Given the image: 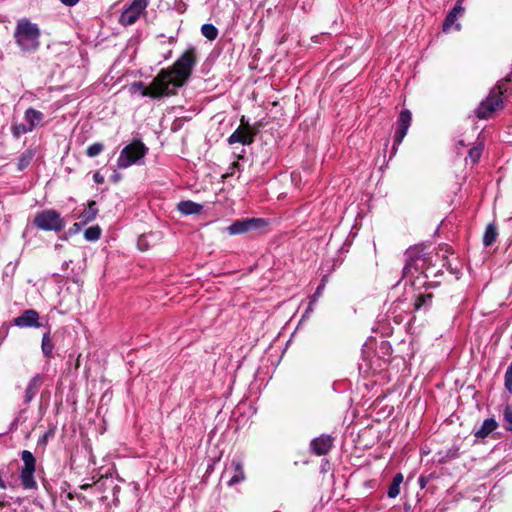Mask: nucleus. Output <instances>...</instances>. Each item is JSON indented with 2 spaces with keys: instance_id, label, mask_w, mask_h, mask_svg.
Listing matches in <instances>:
<instances>
[{
  "instance_id": "1",
  "label": "nucleus",
  "mask_w": 512,
  "mask_h": 512,
  "mask_svg": "<svg viewBox=\"0 0 512 512\" xmlns=\"http://www.w3.org/2000/svg\"><path fill=\"white\" fill-rule=\"evenodd\" d=\"M196 64V54L193 48L186 50L170 69H162L158 74L163 75V84L168 95L175 94L176 90L184 85L190 77Z\"/></svg>"
},
{
  "instance_id": "2",
  "label": "nucleus",
  "mask_w": 512,
  "mask_h": 512,
  "mask_svg": "<svg viewBox=\"0 0 512 512\" xmlns=\"http://www.w3.org/2000/svg\"><path fill=\"white\" fill-rule=\"evenodd\" d=\"M16 45L24 53H33L40 47L41 30L28 18H20L13 34Z\"/></svg>"
},
{
  "instance_id": "3",
  "label": "nucleus",
  "mask_w": 512,
  "mask_h": 512,
  "mask_svg": "<svg viewBox=\"0 0 512 512\" xmlns=\"http://www.w3.org/2000/svg\"><path fill=\"white\" fill-rule=\"evenodd\" d=\"M147 151L148 148L140 140L132 141L121 150L117 159V167L126 169L134 164H138L144 158Z\"/></svg>"
},
{
  "instance_id": "4",
  "label": "nucleus",
  "mask_w": 512,
  "mask_h": 512,
  "mask_svg": "<svg viewBox=\"0 0 512 512\" xmlns=\"http://www.w3.org/2000/svg\"><path fill=\"white\" fill-rule=\"evenodd\" d=\"M505 85L506 83L503 82L494 89H492L488 97L479 104L478 108L475 111L478 118L486 119L490 117L492 113L503 107V101L501 96L503 94V91H506V88H504Z\"/></svg>"
},
{
  "instance_id": "5",
  "label": "nucleus",
  "mask_w": 512,
  "mask_h": 512,
  "mask_svg": "<svg viewBox=\"0 0 512 512\" xmlns=\"http://www.w3.org/2000/svg\"><path fill=\"white\" fill-rule=\"evenodd\" d=\"M34 225L40 230L60 232L66 223L59 212L54 209H46L36 214Z\"/></svg>"
},
{
  "instance_id": "6",
  "label": "nucleus",
  "mask_w": 512,
  "mask_h": 512,
  "mask_svg": "<svg viewBox=\"0 0 512 512\" xmlns=\"http://www.w3.org/2000/svg\"><path fill=\"white\" fill-rule=\"evenodd\" d=\"M21 459L24 464L20 472L21 484L24 489H36L37 482L34 478V473L36 469V459L34 455L28 450H23L21 452Z\"/></svg>"
},
{
  "instance_id": "7",
  "label": "nucleus",
  "mask_w": 512,
  "mask_h": 512,
  "mask_svg": "<svg viewBox=\"0 0 512 512\" xmlns=\"http://www.w3.org/2000/svg\"><path fill=\"white\" fill-rule=\"evenodd\" d=\"M163 75H157L153 81L151 82L150 86L147 88L145 87V84L141 81L134 82L130 85L129 91L132 94L140 93L142 96H149L151 98H160L163 96H169L167 93V90L165 89V86L163 84Z\"/></svg>"
},
{
  "instance_id": "8",
  "label": "nucleus",
  "mask_w": 512,
  "mask_h": 512,
  "mask_svg": "<svg viewBox=\"0 0 512 512\" xmlns=\"http://www.w3.org/2000/svg\"><path fill=\"white\" fill-rule=\"evenodd\" d=\"M149 5V0H132V2L122 11L119 17V23L124 26L133 25L145 12Z\"/></svg>"
},
{
  "instance_id": "9",
  "label": "nucleus",
  "mask_w": 512,
  "mask_h": 512,
  "mask_svg": "<svg viewBox=\"0 0 512 512\" xmlns=\"http://www.w3.org/2000/svg\"><path fill=\"white\" fill-rule=\"evenodd\" d=\"M254 140V133L252 128L246 121L245 117H241V125L229 136L228 143L235 144L241 143L243 145H249Z\"/></svg>"
},
{
  "instance_id": "10",
  "label": "nucleus",
  "mask_w": 512,
  "mask_h": 512,
  "mask_svg": "<svg viewBox=\"0 0 512 512\" xmlns=\"http://www.w3.org/2000/svg\"><path fill=\"white\" fill-rule=\"evenodd\" d=\"M412 122V114L408 109H404L400 112L398 121H397V129L394 137V145L393 150H396V146L400 145L403 139L405 138L408 129Z\"/></svg>"
},
{
  "instance_id": "11",
  "label": "nucleus",
  "mask_w": 512,
  "mask_h": 512,
  "mask_svg": "<svg viewBox=\"0 0 512 512\" xmlns=\"http://www.w3.org/2000/svg\"><path fill=\"white\" fill-rule=\"evenodd\" d=\"M230 474V478L227 481L229 486H234L245 480V473L243 468V462L239 458H233L229 467L226 468L224 474Z\"/></svg>"
},
{
  "instance_id": "12",
  "label": "nucleus",
  "mask_w": 512,
  "mask_h": 512,
  "mask_svg": "<svg viewBox=\"0 0 512 512\" xmlns=\"http://www.w3.org/2000/svg\"><path fill=\"white\" fill-rule=\"evenodd\" d=\"M333 442V437L327 434H322L310 442V449L315 455H326L333 447Z\"/></svg>"
},
{
  "instance_id": "13",
  "label": "nucleus",
  "mask_w": 512,
  "mask_h": 512,
  "mask_svg": "<svg viewBox=\"0 0 512 512\" xmlns=\"http://www.w3.org/2000/svg\"><path fill=\"white\" fill-rule=\"evenodd\" d=\"M14 324L20 328L40 327L39 314L36 310H25L20 316L14 319Z\"/></svg>"
},
{
  "instance_id": "14",
  "label": "nucleus",
  "mask_w": 512,
  "mask_h": 512,
  "mask_svg": "<svg viewBox=\"0 0 512 512\" xmlns=\"http://www.w3.org/2000/svg\"><path fill=\"white\" fill-rule=\"evenodd\" d=\"M260 221L256 218L237 220L228 226L227 231L230 235L242 234L256 228Z\"/></svg>"
},
{
  "instance_id": "15",
  "label": "nucleus",
  "mask_w": 512,
  "mask_h": 512,
  "mask_svg": "<svg viewBox=\"0 0 512 512\" xmlns=\"http://www.w3.org/2000/svg\"><path fill=\"white\" fill-rule=\"evenodd\" d=\"M463 0H458L453 9L448 13L443 22V31L449 32L452 26H455L456 30H460L461 25L457 23V18L464 12L462 7Z\"/></svg>"
},
{
  "instance_id": "16",
  "label": "nucleus",
  "mask_w": 512,
  "mask_h": 512,
  "mask_svg": "<svg viewBox=\"0 0 512 512\" xmlns=\"http://www.w3.org/2000/svg\"><path fill=\"white\" fill-rule=\"evenodd\" d=\"M98 214V208L95 201H89L84 210L77 216L82 224L92 222Z\"/></svg>"
},
{
  "instance_id": "17",
  "label": "nucleus",
  "mask_w": 512,
  "mask_h": 512,
  "mask_svg": "<svg viewBox=\"0 0 512 512\" xmlns=\"http://www.w3.org/2000/svg\"><path fill=\"white\" fill-rule=\"evenodd\" d=\"M497 427L498 423L494 418L485 419L480 428L474 432V436L478 439H484Z\"/></svg>"
},
{
  "instance_id": "18",
  "label": "nucleus",
  "mask_w": 512,
  "mask_h": 512,
  "mask_svg": "<svg viewBox=\"0 0 512 512\" xmlns=\"http://www.w3.org/2000/svg\"><path fill=\"white\" fill-rule=\"evenodd\" d=\"M24 120L28 127H31V131L41 123L43 120V114L33 108H28L24 114Z\"/></svg>"
},
{
  "instance_id": "19",
  "label": "nucleus",
  "mask_w": 512,
  "mask_h": 512,
  "mask_svg": "<svg viewBox=\"0 0 512 512\" xmlns=\"http://www.w3.org/2000/svg\"><path fill=\"white\" fill-rule=\"evenodd\" d=\"M202 205L193 201H181L178 204V210L184 215L197 214L202 210Z\"/></svg>"
},
{
  "instance_id": "20",
  "label": "nucleus",
  "mask_w": 512,
  "mask_h": 512,
  "mask_svg": "<svg viewBox=\"0 0 512 512\" xmlns=\"http://www.w3.org/2000/svg\"><path fill=\"white\" fill-rule=\"evenodd\" d=\"M41 378L39 375L34 376L28 383L25 390L26 402H30L37 394L41 386Z\"/></svg>"
},
{
  "instance_id": "21",
  "label": "nucleus",
  "mask_w": 512,
  "mask_h": 512,
  "mask_svg": "<svg viewBox=\"0 0 512 512\" xmlns=\"http://www.w3.org/2000/svg\"><path fill=\"white\" fill-rule=\"evenodd\" d=\"M432 298L431 293L420 294L415 300V310L428 309L432 304Z\"/></svg>"
},
{
  "instance_id": "22",
  "label": "nucleus",
  "mask_w": 512,
  "mask_h": 512,
  "mask_svg": "<svg viewBox=\"0 0 512 512\" xmlns=\"http://www.w3.org/2000/svg\"><path fill=\"white\" fill-rule=\"evenodd\" d=\"M497 235H498V233H497L496 226L494 224H489L486 227L484 237H483L484 245L485 246L492 245L496 241Z\"/></svg>"
},
{
  "instance_id": "23",
  "label": "nucleus",
  "mask_w": 512,
  "mask_h": 512,
  "mask_svg": "<svg viewBox=\"0 0 512 512\" xmlns=\"http://www.w3.org/2000/svg\"><path fill=\"white\" fill-rule=\"evenodd\" d=\"M202 35L208 40H215L218 36V29L210 23H206L201 27Z\"/></svg>"
},
{
  "instance_id": "24",
  "label": "nucleus",
  "mask_w": 512,
  "mask_h": 512,
  "mask_svg": "<svg viewBox=\"0 0 512 512\" xmlns=\"http://www.w3.org/2000/svg\"><path fill=\"white\" fill-rule=\"evenodd\" d=\"M101 228L98 225L87 228L84 232V238L87 241H97L101 236Z\"/></svg>"
},
{
  "instance_id": "25",
  "label": "nucleus",
  "mask_w": 512,
  "mask_h": 512,
  "mask_svg": "<svg viewBox=\"0 0 512 512\" xmlns=\"http://www.w3.org/2000/svg\"><path fill=\"white\" fill-rule=\"evenodd\" d=\"M42 351H43V354L46 357H51L52 356L53 344H52V341H51L49 333H46V334L43 335V338H42Z\"/></svg>"
},
{
  "instance_id": "26",
  "label": "nucleus",
  "mask_w": 512,
  "mask_h": 512,
  "mask_svg": "<svg viewBox=\"0 0 512 512\" xmlns=\"http://www.w3.org/2000/svg\"><path fill=\"white\" fill-rule=\"evenodd\" d=\"M11 131L15 138H19L21 135L31 132V127H28L26 123L13 124Z\"/></svg>"
},
{
  "instance_id": "27",
  "label": "nucleus",
  "mask_w": 512,
  "mask_h": 512,
  "mask_svg": "<svg viewBox=\"0 0 512 512\" xmlns=\"http://www.w3.org/2000/svg\"><path fill=\"white\" fill-rule=\"evenodd\" d=\"M504 428L512 431V406L507 405L503 412Z\"/></svg>"
},
{
  "instance_id": "28",
  "label": "nucleus",
  "mask_w": 512,
  "mask_h": 512,
  "mask_svg": "<svg viewBox=\"0 0 512 512\" xmlns=\"http://www.w3.org/2000/svg\"><path fill=\"white\" fill-rule=\"evenodd\" d=\"M103 149L104 145L100 142H96L87 147L86 154L88 157L93 158L98 156L103 151Z\"/></svg>"
},
{
  "instance_id": "29",
  "label": "nucleus",
  "mask_w": 512,
  "mask_h": 512,
  "mask_svg": "<svg viewBox=\"0 0 512 512\" xmlns=\"http://www.w3.org/2000/svg\"><path fill=\"white\" fill-rule=\"evenodd\" d=\"M482 149H483V147L480 144V145L472 147L469 150L468 157L470 158L472 163H477L479 161L481 154H482Z\"/></svg>"
},
{
  "instance_id": "30",
  "label": "nucleus",
  "mask_w": 512,
  "mask_h": 512,
  "mask_svg": "<svg viewBox=\"0 0 512 512\" xmlns=\"http://www.w3.org/2000/svg\"><path fill=\"white\" fill-rule=\"evenodd\" d=\"M324 287H325V284L324 283H321L315 293L313 294V296L311 297V300H310V303H309V306H308V310H312V306L317 302L318 298L321 296L323 290H324Z\"/></svg>"
},
{
  "instance_id": "31",
  "label": "nucleus",
  "mask_w": 512,
  "mask_h": 512,
  "mask_svg": "<svg viewBox=\"0 0 512 512\" xmlns=\"http://www.w3.org/2000/svg\"><path fill=\"white\" fill-rule=\"evenodd\" d=\"M505 388L507 389V391L512 393V362L508 366L505 373Z\"/></svg>"
},
{
  "instance_id": "32",
  "label": "nucleus",
  "mask_w": 512,
  "mask_h": 512,
  "mask_svg": "<svg viewBox=\"0 0 512 512\" xmlns=\"http://www.w3.org/2000/svg\"><path fill=\"white\" fill-rule=\"evenodd\" d=\"M400 493V486L391 483L388 487L387 495L389 498H396Z\"/></svg>"
},
{
  "instance_id": "33",
  "label": "nucleus",
  "mask_w": 512,
  "mask_h": 512,
  "mask_svg": "<svg viewBox=\"0 0 512 512\" xmlns=\"http://www.w3.org/2000/svg\"><path fill=\"white\" fill-rule=\"evenodd\" d=\"M402 482H403V475L401 473H398L393 477V480H392L393 484L400 486Z\"/></svg>"
},
{
  "instance_id": "34",
  "label": "nucleus",
  "mask_w": 512,
  "mask_h": 512,
  "mask_svg": "<svg viewBox=\"0 0 512 512\" xmlns=\"http://www.w3.org/2000/svg\"><path fill=\"white\" fill-rule=\"evenodd\" d=\"M93 179L97 184H102L104 182V177L99 172H96L93 175Z\"/></svg>"
},
{
  "instance_id": "35",
  "label": "nucleus",
  "mask_w": 512,
  "mask_h": 512,
  "mask_svg": "<svg viewBox=\"0 0 512 512\" xmlns=\"http://www.w3.org/2000/svg\"><path fill=\"white\" fill-rule=\"evenodd\" d=\"M138 247L141 249V250H146L147 249V245L145 243V237H140L138 239Z\"/></svg>"
},
{
  "instance_id": "36",
  "label": "nucleus",
  "mask_w": 512,
  "mask_h": 512,
  "mask_svg": "<svg viewBox=\"0 0 512 512\" xmlns=\"http://www.w3.org/2000/svg\"><path fill=\"white\" fill-rule=\"evenodd\" d=\"M64 5L72 7L76 5L80 0H60Z\"/></svg>"
},
{
  "instance_id": "37",
  "label": "nucleus",
  "mask_w": 512,
  "mask_h": 512,
  "mask_svg": "<svg viewBox=\"0 0 512 512\" xmlns=\"http://www.w3.org/2000/svg\"><path fill=\"white\" fill-rule=\"evenodd\" d=\"M83 225L84 224H82L81 221L79 223H74L72 229H73L74 232H78V231L81 230Z\"/></svg>"
},
{
  "instance_id": "38",
  "label": "nucleus",
  "mask_w": 512,
  "mask_h": 512,
  "mask_svg": "<svg viewBox=\"0 0 512 512\" xmlns=\"http://www.w3.org/2000/svg\"><path fill=\"white\" fill-rule=\"evenodd\" d=\"M27 163H28L27 161H25L24 159H21L19 162L20 169H23L27 165Z\"/></svg>"
},
{
  "instance_id": "39",
  "label": "nucleus",
  "mask_w": 512,
  "mask_h": 512,
  "mask_svg": "<svg viewBox=\"0 0 512 512\" xmlns=\"http://www.w3.org/2000/svg\"><path fill=\"white\" fill-rule=\"evenodd\" d=\"M410 268H411L410 264H406L404 269H403L404 274H407L410 271Z\"/></svg>"
},
{
  "instance_id": "40",
  "label": "nucleus",
  "mask_w": 512,
  "mask_h": 512,
  "mask_svg": "<svg viewBox=\"0 0 512 512\" xmlns=\"http://www.w3.org/2000/svg\"><path fill=\"white\" fill-rule=\"evenodd\" d=\"M113 178H114V181H117L119 179V176L115 175Z\"/></svg>"
},
{
  "instance_id": "41",
  "label": "nucleus",
  "mask_w": 512,
  "mask_h": 512,
  "mask_svg": "<svg viewBox=\"0 0 512 512\" xmlns=\"http://www.w3.org/2000/svg\"><path fill=\"white\" fill-rule=\"evenodd\" d=\"M4 504L2 502H0V507H2Z\"/></svg>"
}]
</instances>
